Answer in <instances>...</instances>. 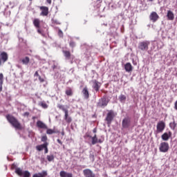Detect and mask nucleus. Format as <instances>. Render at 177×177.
Instances as JSON below:
<instances>
[{
    "mask_svg": "<svg viewBox=\"0 0 177 177\" xmlns=\"http://www.w3.org/2000/svg\"><path fill=\"white\" fill-rule=\"evenodd\" d=\"M62 135H64V133L62 132Z\"/></svg>",
    "mask_w": 177,
    "mask_h": 177,
    "instance_id": "8fccbe9b",
    "label": "nucleus"
},
{
    "mask_svg": "<svg viewBox=\"0 0 177 177\" xmlns=\"http://www.w3.org/2000/svg\"><path fill=\"white\" fill-rule=\"evenodd\" d=\"M37 32H38L39 34H41V35H42L43 37L45 36V35H44V33H42V31H41V30H39V29L37 30Z\"/></svg>",
    "mask_w": 177,
    "mask_h": 177,
    "instance_id": "c9c22d12",
    "label": "nucleus"
},
{
    "mask_svg": "<svg viewBox=\"0 0 177 177\" xmlns=\"http://www.w3.org/2000/svg\"><path fill=\"white\" fill-rule=\"evenodd\" d=\"M46 140H48V137H46V136L41 137V142H46Z\"/></svg>",
    "mask_w": 177,
    "mask_h": 177,
    "instance_id": "f704fd0d",
    "label": "nucleus"
},
{
    "mask_svg": "<svg viewBox=\"0 0 177 177\" xmlns=\"http://www.w3.org/2000/svg\"><path fill=\"white\" fill-rule=\"evenodd\" d=\"M6 118L15 129H21V124L15 117L8 115L6 116Z\"/></svg>",
    "mask_w": 177,
    "mask_h": 177,
    "instance_id": "f257e3e1",
    "label": "nucleus"
},
{
    "mask_svg": "<svg viewBox=\"0 0 177 177\" xmlns=\"http://www.w3.org/2000/svg\"><path fill=\"white\" fill-rule=\"evenodd\" d=\"M39 106H41L43 109H48V104L45 102H40Z\"/></svg>",
    "mask_w": 177,
    "mask_h": 177,
    "instance_id": "2f4dec72",
    "label": "nucleus"
},
{
    "mask_svg": "<svg viewBox=\"0 0 177 177\" xmlns=\"http://www.w3.org/2000/svg\"><path fill=\"white\" fill-rule=\"evenodd\" d=\"M46 133L48 135H52L53 133H56V131H55V130H53V129H47Z\"/></svg>",
    "mask_w": 177,
    "mask_h": 177,
    "instance_id": "c85d7f7f",
    "label": "nucleus"
},
{
    "mask_svg": "<svg viewBox=\"0 0 177 177\" xmlns=\"http://www.w3.org/2000/svg\"><path fill=\"white\" fill-rule=\"evenodd\" d=\"M159 16L156 12H152L149 15V19L151 21H153V23H156V21L158 20Z\"/></svg>",
    "mask_w": 177,
    "mask_h": 177,
    "instance_id": "6e6552de",
    "label": "nucleus"
},
{
    "mask_svg": "<svg viewBox=\"0 0 177 177\" xmlns=\"http://www.w3.org/2000/svg\"><path fill=\"white\" fill-rule=\"evenodd\" d=\"M44 149H45V153L46 154L48 153V146H46Z\"/></svg>",
    "mask_w": 177,
    "mask_h": 177,
    "instance_id": "a19ab883",
    "label": "nucleus"
},
{
    "mask_svg": "<svg viewBox=\"0 0 177 177\" xmlns=\"http://www.w3.org/2000/svg\"><path fill=\"white\" fill-rule=\"evenodd\" d=\"M139 49L141 50H147L149 49V43L147 41H142L139 44Z\"/></svg>",
    "mask_w": 177,
    "mask_h": 177,
    "instance_id": "0eeeda50",
    "label": "nucleus"
},
{
    "mask_svg": "<svg viewBox=\"0 0 177 177\" xmlns=\"http://www.w3.org/2000/svg\"><path fill=\"white\" fill-rule=\"evenodd\" d=\"M70 46H72V48L74 47V46H75V43L71 41V42L70 43Z\"/></svg>",
    "mask_w": 177,
    "mask_h": 177,
    "instance_id": "4c0bfd02",
    "label": "nucleus"
},
{
    "mask_svg": "<svg viewBox=\"0 0 177 177\" xmlns=\"http://www.w3.org/2000/svg\"><path fill=\"white\" fill-rule=\"evenodd\" d=\"M124 70H126L127 73H131V71H132V64L129 62L127 63L124 65Z\"/></svg>",
    "mask_w": 177,
    "mask_h": 177,
    "instance_id": "a211bd4d",
    "label": "nucleus"
},
{
    "mask_svg": "<svg viewBox=\"0 0 177 177\" xmlns=\"http://www.w3.org/2000/svg\"><path fill=\"white\" fill-rule=\"evenodd\" d=\"M34 26L37 27V28H39V19H35L33 21Z\"/></svg>",
    "mask_w": 177,
    "mask_h": 177,
    "instance_id": "bb28decb",
    "label": "nucleus"
},
{
    "mask_svg": "<svg viewBox=\"0 0 177 177\" xmlns=\"http://www.w3.org/2000/svg\"><path fill=\"white\" fill-rule=\"evenodd\" d=\"M0 66L2 64V63H5L6 62H8V53H6V52H2L1 54H0Z\"/></svg>",
    "mask_w": 177,
    "mask_h": 177,
    "instance_id": "423d86ee",
    "label": "nucleus"
},
{
    "mask_svg": "<svg viewBox=\"0 0 177 177\" xmlns=\"http://www.w3.org/2000/svg\"><path fill=\"white\" fill-rule=\"evenodd\" d=\"M37 125L38 128H41V129H48V127L42 121H40V120L37 121Z\"/></svg>",
    "mask_w": 177,
    "mask_h": 177,
    "instance_id": "2eb2a0df",
    "label": "nucleus"
},
{
    "mask_svg": "<svg viewBox=\"0 0 177 177\" xmlns=\"http://www.w3.org/2000/svg\"><path fill=\"white\" fill-rule=\"evenodd\" d=\"M82 93H83L84 99H89V91L87 87L83 88Z\"/></svg>",
    "mask_w": 177,
    "mask_h": 177,
    "instance_id": "dca6fc26",
    "label": "nucleus"
},
{
    "mask_svg": "<svg viewBox=\"0 0 177 177\" xmlns=\"http://www.w3.org/2000/svg\"><path fill=\"white\" fill-rule=\"evenodd\" d=\"M40 9L41 10V16H48L49 13V8L45 6H41Z\"/></svg>",
    "mask_w": 177,
    "mask_h": 177,
    "instance_id": "9b49d317",
    "label": "nucleus"
},
{
    "mask_svg": "<svg viewBox=\"0 0 177 177\" xmlns=\"http://www.w3.org/2000/svg\"><path fill=\"white\" fill-rule=\"evenodd\" d=\"M64 54L65 57H70L71 54H70V51H64Z\"/></svg>",
    "mask_w": 177,
    "mask_h": 177,
    "instance_id": "473e14b6",
    "label": "nucleus"
},
{
    "mask_svg": "<svg viewBox=\"0 0 177 177\" xmlns=\"http://www.w3.org/2000/svg\"><path fill=\"white\" fill-rule=\"evenodd\" d=\"M46 146H48V142H45L43 145H37L36 147L37 150H38V151H42V150H44V147H46Z\"/></svg>",
    "mask_w": 177,
    "mask_h": 177,
    "instance_id": "6ab92c4d",
    "label": "nucleus"
},
{
    "mask_svg": "<svg viewBox=\"0 0 177 177\" xmlns=\"http://www.w3.org/2000/svg\"><path fill=\"white\" fill-rule=\"evenodd\" d=\"M148 1H149V2H153V1H154V0H148Z\"/></svg>",
    "mask_w": 177,
    "mask_h": 177,
    "instance_id": "de8ad7c7",
    "label": "nucleus"
},
{
    "mask_svg": "<svg viewBox=\"0 0 177 177\" xmlns=\"http://www.w3.org/2000/svg\"><path fill=\"white\" fill-rule=\"evenodd\" d=\"M23 64L27 65L30 63V57H26L25 58L22 59Z\"/></svg>",
    "mask_w": 177,
    "mask_h": 177,
    "instance_id": "5701e85b",
    "label": "nucleus"
},
{
    "mask_svg": "<svg viewBox=\"0 0 177 177\" xmlns=\"http://www.w3.org/2000/svg\"><path fill=\"white\" fill-rule=\"evenodd\" d=\"M35 77H39V74H38V71L35 72Z\"/></svg>",
    "mask_w": 177,
    "mask_h": 177,
    "instance_id": "ea45409f",
    "label": "nucleus"
},
{
    "mask_svg": "<svg viewBox=\"0 0 177 177\" xmlns=\"http://www.w3.org/2000/svg\"><path fill=\"white\" fill-rule=\"evenodd\" d=\"M56 66H54V68H55Z\"/></svg>",
    "mask_w": 177,
    "mask_h": 177,
    "instance_id": "3c124183",
    "label": "nucleus"
},
{
    "mask_svg": "<svg viewBox=\"0 0 177 177\" xmlns=\"http://www.w3.org/2000/svg\"><path fill=\"white\" fill-rule=\"evenodd\" d=\"M164 129H165V122H164V121H160L158 122L156 126V133H161Z\"/></svg>",
    "mask_w": 177,
    "mask_h": 177,
    "instance_id": "20e7f679",
    "label": "nucleus"
},
{
    "mask_svg": "<svg viewBox=\"0 0 177 177\" xmlns=\"http://www.w3.org/2000/svg\"><path fill=\"white\" fill-rule=\"evenodd\" d=\"M46 2L50 5V3H52V0H46Z\"/></svg>",
    "mask_w": 177,
    "mask_h": 177,
    "instance_id": "37998d69",
    "label": "nucleus"
},
{
    "mask_svg": "<svg viewBox=\"0 0 177 177\" xmlns=\"http://www.w3.org/2000/svg\"><path fill=\"white\" fill-rule=\"evenodd\" d=\"M109 103V101L106 98H102L97 104L98 107H106Z\"/></svg>",
    "mask_w": 177,
    "mask_h": 177,
    "instance_id": "1a4fd4ad",
    "label": "nucleus"
},
{
    "mask_svg": "<svg viewBox=\"0 0 177 177\" xmlns=\"http://www.w3.org/2000/svg\"><path fill=\"white\" fill-rule=\"evenodd\" d=\"M70 174L71 173H67L66 171H61L59 172V176L61 177H68Z\"/></svg>",
    "mask_w": 177,
    "mask_h": 177,
    "instance_id": "b1692460",
    "label": "nucleus"
},
{
    "mask_svg": "<svg viewBox=\"0 0 177 177\" xmlns=\"http://www.w3.org/2000/svg\"><path fill=\"white\" fill-rule=\"evenodd\" d=\"M92 145H96V143H103V140H98L96 134L93 137H91Z\"/></svg>",
    "mask_w": 177,
    "mask_h": 177,
    "instance_id": "4468645a",
    "label": "nucleus"
},
{
    "mask_svg": "<svg viewBox=\"0 0 177 177\" xmlns=\"http://www.w3.org/2000/svg\"><path fill=\"white\" fill-rule=\"evenodd\" d=\"M167 17L169 20H174V12H172V11L171 10H169L167 12Z\"/></svg>",
    "mask_w": 177,
    "mask_h": 177,
    "instance_id": "412c9836",
    "label": "nucleus"
},
{
    "mask_svg": "<svg viewBox=\"0 0 177 177\" xmlns=\"http://www.w3.org/2000/svg\"><path fill=\"white\" fill-rule=\"evenodd\" d=\"M129 125H131V119L129 118H126L122 120V127L124 128H129Z\"/></svg>",
    "mask_w": 177,
    "mask_h": 177,
    "instance_id": "f8f14e48",
    "label": "nucleus"
},
{
    "mask_svg": "<svg viewBox=\"0 0 177 177\" xmlns=\"http://www.w3.org/2000/svg\"><path fill=\"white\" fill-rule=\"evenodd\" d=\"M119 100L122 102L124 103V102H125V100H127V96H125L124 95H120L119 96Z\"/></svg>",
    "mask_w": 177,
    "mask_h": 177,
    "instance_id": "393cba45",
    "label": "nucleus"
},
{
    "mask_svg": "<svg viewBox=\"0 0 177 177\" xmlns=\"http://www.w3.org/2000/svg\"><path fill=\"white\" fill-rule=\"evenodd\" d=\"M67 177H73V174H68V176Z\"/></svg>",
    "mask_w": 177,
    "mask_h": 177,
    "instance_id": "a18cd8bd",
    "label": "nucleus"
},
{
    "mask_svg": "<svg viewBox=\"0 0 177 177\" xmlns=\"http://www.w3.org/2000/svg\"><path fill=\"white\" fill-rule=\"evenodd\" d=\"M48 176V171H42L41 173H37L33 175L32 177H45Z\"/></svg>",
    "mask_w": 177,
    "mask_h": 177,
    "instance_id": "f3484780",
    "label": "nucleus"
},
{
    "mask_svg": "<svg viewBox=\"0 0 177 177\" xmlns=\"http://www.w3.org/2000/svg\"><path fill=\"white\" fill-rule=\"evenodd\" d=\"M57 107L60 110H62V111H64L65 113V114H66V115H67V113H68V110L67 109L64 108V105L58 104Z\"/></svg>",
    "mask_w": 177,
    "mask_h": 177,
    "instance_id": "aec40b11",
    "label": "nucleus"
},
{
    "mask_svg": "<svg viewBox=\"0 0 177 177\" xmlns=\"http://www.w3.org/2000/svg\"><path fill=\"white\" fill-rule=\"evenodd\" d=\"M57 142L59 143V145H62V140H60L59 139H57Z\"/></svg>",
    "mask_w": 177,
    "mask_h": 177,
    "instance_id": "79ce46f5",
    "label": "nucleus"
},
{
    "mask_svg": "<svg viewBox=\"0 0 177 177\" xmlns=\"http://www.w3.org/2000/svg\"><path fill=\"white\" fill-rule=\"evenodd\" d=\"M52 22L53 23V24H60V23L59 22V21H57V19H53Z\"/></svg>",
    "mask_w": 177,
    "mask_h": 177,
    "instance_id": "72a5a7b5",
    "label": "nucleus"
},
{
    "mask_svg": "<svg viewBox=\"0 0 177 177\" xmlns=\"http://www.w3.org/2000/svg\"><path fill=\"white\" fill-rule=\"evenodd\" d=\"M114 117H115V113H114V111H109V113L106 115V121L107 122V124L110 125L111 124V122L114 119Z\"/></svg>",
    "mask_w": 177,
    "mask_h": 177,
    "instance_id": "7ed1b4c3",
    "label": "nucleus"
},
{
    "mask_svg": "<svg viewBox=\"0 0 177 177\" xmlns=\"http://www.w3.org/2000/svg\"><path fill=\"white\" fill-rule=\"evenodd\" d=\"M25 114H26V115H28V113H26Z\"/></svg>",
    "mask_w": 177,
    "mask_h": 177,
    "instance_id": "09e8293b",
    "label": "nucleus"
},
{
    "mask_svg": "<svg viewBox=\"0 0 177 177\" xmlns=\"http://www.w3.org/2000/svg\"><path fill=\"white\" fill-rule=\"evenodd\" d=\"M169 127L171 129H175V128H176V123H175V122H171Z\"/></svg>",
    "mask_w": 177,
    "mask_h": 177,
    "instance_id": "7c9ffc66",
    "label": "nucleus"
},
{
    "mask_svg": "<svg viewBox=\"0 0 177 177\" xmlns=\"http://www.w3.org/2000/svg\"><path fill=\"white\" fill-rule=\"evenodd\" d=\"M90 157H91V158H93V160H95V156L93 155H91Z\"/></svg>",
    "mask_w": 177,
    "mask_h": 177,
    "instance_id": "c03bdc74",
    "label": "nucleus"
},
{
    "mask_svg": "<svg viewBox=\"0 0 177 177\" xmlns=\"http://www.w3.org/2000/svg\"><path fill=\"white\" fill-rule=\"evenodd\" d=\"M2 85H3V74L0 73V92H2Z\"/></svg>",
    "mask_w": 177,
    "mask_h": 177,
    "instance_id": "4be33fe9",
    "label": "nucleus"
},
{
    "mask_svg": "<svg viewBox=\"0 0 177 177\" xmlns=\"http://www.w3.org/2000/svg\"><path fill=\"white\" fill-rule=\"evenodd\" d=\"M47 160L49 162L53 161V160H55V156H53V155H48L47 156Z\"/></svg>",
    "mask_w": 177,
    "mask_h": 177,
    "instance_id": "c756f323",
    "label": "nucleus"
},
{
    "mask_svg": "<svg viewBox=\"0 0 177 177\" xmlns=\"http://www.w3.org/2000/svg\"><path fill=\"white\" fill-rule=\"evenodd\" d=\"M15 173L17 174L19 176H24V177H30V171H23V170L20 168H16L15 169Z\"/></svg>",
    "mask_w": 177,
    "mask_h": 177,
    "instance_id": "f03ea898",
    "label": "nucleus"
},
{
    "mask_svg": "<svg viewBox=\"0 0 177 177\" xmlns=\"http://www.w3.org/2000/svg\"><path fill=\"white\" fill-rule=\"evenodd\" d=\"M64 120L65 121H66V122H71L72 120L70 117H68V112H67V113H65Z\"/></svg>",
    "mask_w": 177,
    "mask_h": 177,
    "instance_id": "a878e982",
    "label": "nucleus"
},
{
    "mask_svg": "<svg viewBox=\"0 0 177 177\" xmlns=\"http://www.w3.org/2000/svg\"><path fill=\"white\" fill-rule=\"evenodd\" d=\"M169 149V145L167 142H162L160 143L159 150L161 153H167Z\"/></svg>",
    "mask_w": 177,
    "mask_h": 177,
    "instance_id": "39448f33",
    "label": "nucleus"
},
{
    "mask_svg": "<svg viewBox=\"0 0 177 177\" xmlns=\"http://www.w3.org/2000/svg\"><path fill=\"white\" fill-rule=\"evenodd\" d=\"M39 80L40 82H44L45 80L44 78L41 77V76H39Z\"/></svg>",
    "mask_w": 177,
    "mask_h": 177,
    "instance_id": "e433bc0d",
    "label": "nucleus"
},
{
    "mask_svg": "<svg viewBox=\"0 0 177 177\" xmlns=\"http://www.w3.org/2000/svg\"><path fill=\"white\" fill-rule=\"evenodd\" d=\"M93 88L96 91V92L99 91V89H100V82L96 81V80H93Z\"/></svg>",
    "mask_w": 177,
    "mask_h": 177,
    "instance_id": "ddd939ff",
    "label": "nucleus"
},
{
    "mask_svg": "<svg viewBox=\"0 0 177 177\" xmlns=\"http://www.w3.org/2000/svg\"><path fill=\"white\" fill-rule=\"evenodd\" d=\"M93 132L94 133H96V129H94L93 130Z\"/></svg>",
    "mask_w": 177,
    "mask_h": 177,
    "instance_id": "49530a36",
    "label": "nucleus"
},
{
    "mask_svg": "<svg viewBox=\"0 0 177 177\" xmlns=\"http://www.w3.org/2000/svg\"><path fill=\"white\" fill-rule=\"evenodd\" d=\"M59 37H63V32H62V30H59V32H58Z\"/></svg>",
    "mask_w": 177,
    "mask_h": 177,
    "instance_id": "58836bf2",
    "label": "nucleus"
},
{
    "mask_svg": "<svg viewBox=\"0 0 177 177\" xmlns=\"http://www.w3.org/2000/svg\"><path fill=\"white\" fill-rule=\"evenodd\" d=\"M66 95H67V96H73V91L71 88H68L66 91Z\"/></svg>",
    "mask_w": 177,
    "mask_h": 177,
    "instance_id": "cd10ccee",
    "label": "nucleus"
},
{
    "mask_svg": "<svg viewBox=\"0 0 177 177\" xmlns=\"http://www.w3.org/2000/svg\"><path fill=\"white\" fill-rule=\"evenodd\" d=\"M171 136H172V132L169 131V132L164 133L162 135L161 138L162 140H165V142H167V140H169V138H171Z\"/></svg>",
    "mask_w": 177,
    "mask_h": 177,
    "instance_id": "9d476101",
    "label": "nucleus"
}]
</instances>
